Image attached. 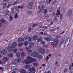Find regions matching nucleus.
<instances>
[{
    "label": "nucleus",
    "instance_id": "603ef678",
    "mask_svg": "<svg viewBox=\"0 0 73 73\" xmlns=\"http://www.w3.org/2000/svg\"><path fill=\"white\" fill-rule=\"evenodd\" d=\"M37 24H34L33 25V28H34V27H35V26H37Z\"/></svg>",
    "mask_w": 73,
    "mask_h": 73
},
{
    "label": "nucleus",
    "instance_id": "6e6d98bb",
    "mask_svg": "<svg viewBox=\"0 0 73 73\" xmlns=\"http://www.w3.org/2000/svg\"><path fill=\"white\" fill-rule=\"evenodd\" d=\"M13 64L14 65H16V64H17V63H16L15 61V62H13Z\"/></svg>",
    "mask_w": 73,
    "mask_h": 73
},
{
    "label": "nucleus",
    "instance_id": "338daca9",
    "mask_svg": "<svg viewBox=\"0 0 73 73\" xmlns=\"http://www.w3.org/2000/svg\"><path fill=\"white\" fill-rule=\"evenodd\" d=\"M29 73H35V72H32V71H31V72H29Z\"/></svg>",
    "mask_w": 73,
    "mask_h": 73
},
{
    "label": "nucleus",
    "instance_id": "4d7b16f0",
    "mask_svg": "<svg viewBox=\"0 0 73 73\" xmlns=\"http://www.w3.org/2000/svg\"><path fill=\"white\" fill-rule=\"evenodd\" d=\"M67 71V68H66V69L64 70V73H66Z\"/></svg>",
    "mask_w": 73,
    "mask_h": 73
},
{
    "label": "nucleus",
    "instance_id": "13d9d810",
    "mask_svg": "<svg viewBox=\"0 0 73 73\" xmlns=\"http://www.w3.org/2000/svg\"><path fill=\"white\" fill-rule=\"evenodd\" d=\"M32 48V46L31 45H30L29 46V48L30 49H31V48Z\"/></svg>",
    "mask_w": 73,
    "mask_h": 73
},
{
    "label": "nucleus",
    "instance_id": "8fccbe9b",
    "mask_svg": "<svg viewBox=\"0 0 73 73\" xmlns=\"http://www.w3.org/2000/svg\"><path fill=\"white\" fill-rule=\"evenodd\" d=\"M0 69L2 71L3 70H4L3 68L1 67H0Z\"/></svg>",
    "mask_w": 73,
    "mask_h": 73
},
{
    "label": "nucleus",
    "instance_id": "e2e57ef3",
    "mask_svg": "<svg viewBox=\"0 0 73 73\" xmlns=\"http://www.w3.org/2000/svg\"><path fill=\"white\" fill-rule=\"evenodd\" d=\"M19 50L21 51H23V49L22 48H20L19 49Z\"/></svg>",
    "mask_w": 73,
    "mask_h": 73
},
{
    "label": "nucleus",
    "instance_id": "412c9836",
    "mask_svg": "<svg viewBox=\"0 0 73 73\" xmlns=\"http://www.w3.org/2000/svg\"><path fill=\"white\" fill-rule=\"evenodd\" d=\"M18 50V49H16L13 50V49H12V51L11 52H13V53H16L17 52Z\"/></svg>",
    "mask_w": 73,
    "mask_h": 73
},
{
    "label": "nucleus",
    "instance_id": "ea45409f",
    "mask_svg": "<svg viewBox=\"0 0 73 73\" xmlns=\"http://www.w3.org/2000/svg\"><path fill=\"white\" fill-rule=\"evenodd\" d=\"M33 65L34 66H37V65H38V64L36 63H34L33 64Z\"/></svg>",
    "mask_w": 73,
    "mask_h": 73
},
{
    "label": "nucleus",
    "instance_id": "f8f14e48",
    "mask_svg": "<svg viewBox=\"0 0 73 73\" xmlns=\"http://www.w3.org/2000/svg\"><path fill=\"white\" fill-rule=\"evenodd\" d=\"M19 72L21 73H26V70L24 69H21L19 70Z\"/></svg>",
    "mask_w": 73,
    "mask_h": 73
},
{
    "label": "nucleus",
    "instance_id": "f03ea898",
    "mask_svg": "<svg viewBox=\"0 0 73 73\" xmlns=\"http://www.w3.org/2000/svg\"><path fill=\"white\" fill-rule=\"evenodd\" d=\"M17 45V42H13L11 46H9L7 48V49H8L9 52H12V48H13V49L15 48L16 46Z\"/></svg>",
    "mask_w": 73,
    "mask_h": 73
},
{
    "label": "nucleus",
    "instance_id": "0eeeda50",
    "mask_svg": "<svg viewBox=\"0 0 73 73\" xmlns=\"http://www.w3.org/2000/svg\"><path fill=\"white\" fill-rule=\"evenodd\" d=\"M3 60L5 62H7L9 60V57H6L3 58Z\"/></svg>",
    "mask_w": 73,
    "mask_h": 73
},
{
    "label": "nucleus",
    "instance_id": "0e129e2a",
    "mask_svg": "<svg viewBox=\"0 0 73 73\" xmlns=\"http://www.w3.org/2000/svg\"><path fill=\"white\" fill-rule=\"evenodd\" d=\"M40 5H39L38 6V9H40Z\"/></svg>",
    "mask_w": 73,
    "mask_h": 73
},
{
    "label": "nucleus",
    "instance_id": "393cba45",
    "mask_svg": "<svg viewBox=\"0 0 73 73\" xmlns=\"http://www.w3.org/2000/svg\"><path fill=\"white\" fill-rule=\"evenodd\" d=\"M70 37H69L67 38L66 42H70Z\"/></svg>",
    "mask_w": 73,
    "mask_h": 73
},
{
    "label": "nucleus",
    "instance_id": "bb28decb",
    "mask_svg": "<svg viewBox=\"0 0 73 73\" xmlns=\"http://www.w3.org/2000/svg\"><path fill=\"white\" fill-rule=\"evenodd\" d=\"M24 45L25 46H27L28 45V42L27 41L25 42L24 43Z\"/></svg>",
    "mask_w": 73,
    "mask_h": 73
},
{
    "label": "nucleus",
    "instance_id": "dca6fc26",
    "mask_svg": "<svg viewBox=\"0 0 73 73\" xmlns=\"http://www.w3.org/2000/svg\"><path fill=\"white\" fill-rule=\"evenodd\" d=\"M16 56L18 57H20V52H17L16 53Z\"/></svg>",
    "mask_w": 73,
    "mask_h": 73
},
{
    "label": "nucleus",
    "instance_id": "c9c22d12",
    "mask_svg": "<svg viewBox=\"0 0 73 73\" xmlns=\"http://www.w3.org/2000/svg\"><path fill=\"white\" fill-rule=\"evenodd\" d=\"M1 5L3 6H5V7H6V5H7V3H2Z\"/></svg>",
    "mask_w": 73,
    "mask_h": 73
},
{
    "label": "nucleus",
    "instance_id": "ddd939ff",
    "mask_svg": "<svg viewBox=\"0 0 73 73\" xmlns=\"http://www.w3.org/2000/svg\"><path fill=\"white\" fill-rule=\"evenodd\" d=\"M7 50H2V51H1L0 52L2 54H7Z\"/></svg>",
    "mask_w": 73,
    "mask_h": 73
},
{
    "label": "nucleus",
    "instance_id": "6e6552de",
    "mask_svg": "<svg viewBox=\"0 0 73 73\" xmlns=\"http://www.w3.org/2000/svg\"><path fill=\"white\" fill-rule=\"evenodd\" d=\"M51 45L53 47H54L55 46H56L57 45V44L56 42V41H54L53 42H51Z\"/></svg>",
    "mask_w": 73,
    "mask_h": 73
},
{
    "label": "nucleus",
    "instance_id": "5fc2aeb1",
    "mask_svg": "<svg viewBox=\"0 0 73 73\" xmlns=\"http://www.w3.org/2000/svg\"><path fill=\"white\" fill-rule=\"evenodd\" d=\"M49 11L50 12H52L53 11V8H51L49 10Z\"/></svg>",
    "mask_w": 73,
    "mask_h": 73
},
{
    "label": "nucleus",
    "instance_id": "a18cd8bd",
    "mask_svg": "<svg viewBox=\"0 0 73 73\" xmlns=\"http://www.w3.org/2000/svg\"><path fill=\"white\" fill-rule=\"evenodd\" d=\"M43 46L44 48H48V46L47 45L45 44L43 45Z\"/></svg>",
    "mask_w": 73,
    "mask_h": 73
},
{
    "label": "nucleus",
    "instance_id": "72a5a7b5",
    "mask_svg": "<svg viewBox=\"0 0 73 73\" xmlns=\"http://www.w3.org/2000/svg\"><path fill=\"white\" fill-rule=\"evenodd\" d=\"M57 1V0H54L52 2V4H55V3H56V2Z\"/></svg>",
    "mask_w": 73,
    "mask_h": 73
},
{
    "label": "nucleus",
    "instance_id": "f257e3e1",
    "mask_svg": "<svg viewBox=\"0 0 73 73\" xmlns=\"http://www.w3.org/2000/svg\"><path fill=\"white\" fill-rule=\"evenodd\" d=\"M37 60L35 59L32 58L31 56H27L26 59V60L25 62H25L26 64H28L30 63H32L33 62H36Z\"/></svg>",
    "mask_w": 73,
    "mask_h": 73
},
{
    "label": "nucleus",
    "instance_id": "473e14b6",
    "mask_svg": "<svg viewBox=\"0 0 73 73\" xmlns=\"http://www.w3.org/2000/svg\"><path fill=\"white\" fill-rule=\"evenodd\" d=\"M0 21L1 22V23H5V21L3 19H1V20H0Z\"/></svg>",
    "mask_w": 73,
    "mask_h": 73
},
{
    "label": "nucleus",
    "instance_id": "c756f323",
    "mask_svg": "<svg viewBox=\"0 0 73 73\" xmlns=\"http://www.w3.org/2000/svg\"><path fill=\"white\" fill-rule=\"evenodd\" d=\"M64 40H62V42L60 43V44L59 45V46H60L64 43Z\"/></svg>",
    "mask_w": 73,
    "mask_h": 73
},
{
    "label": "nucleus",
    "instance_id": "49530a36",
    "mask_svg": "<svg viewBox=\"0 0 73 73\" xmlns=\"http://www.w3.org/2000/svg\"><path fill=\"white\" fill-rule=\"evenodd\" d=\"M50 32H54V29H50Z\"/></svg>",
    "mask_w": 73,
    "mask_h": 73
},
{
    "label": "nucleus",
    "instance_id": "79ce46f5",
    "mask_svg": "<svg viewBox=\"0 0 73 73\" xmlns=\"http://www.w3.org/2000/svg\"><path fill=\"white\" fill-rule=\"evenodd\" d=\"M47 13V9H44V13L46 14Z\"/></svg>",
    "mask_w": 73,
    "mask_h": 73
},
{
    "label": "nucleus",
    "instance_id": "2f4dec72",
    "mask_svg": "<svg viewBox=\"0 0 73 73\" xmlns=\"http://www.w3.org/2000/svg\"><path fill=\"white\" fill-rule=\"evenodd\" d=\"M63 17V16H62V14H60V19L61 20H62V17Z\"/></svg>",
    "mask_w": 73,
    "mask_h": 73
},
{
    "label": "nucleus",
    "instance_id": "2eb2a0df",
    "mask_svg": "<svg viewBox=\"0 0 73 73\" xmlns=\"http://www.w3.org/2000/svg\"><path fill=\"white\" fill-rule=\"evenodd\" d=\"M18 40L19 41V42H22V41H24V38H20L18 39Z\"/></svg>",
    "mask_w": 73,
    "mask_h": 73
},
{
    "label": "nucleus",
    "instance_id": "7ed1b4c3",
    "mask_svg": "<svg viewBox=\"0 0 73 73\" xmlns=\"http://www.w3.org/2000/svg\"><path fill=\"white\" fill-rule=\"evenodd\" d=\"M37 46V50L38 52H39L41 53H45V49L40 47V45Z\"/></svg>",
    "mask_w": 73,
    "mask_h": 73
},
{
    "label": "nucleus",
    "instance_id": "a19ab883",
    "mask_svg": "<svg viewBox=\"0 0 73 73\" xmlns=\"http://www.w3.org/2000/svg\"><path fill=\"white\" fill-rule=\"evenodd\" d=\"M32 40V38H29V40H28V41H31Z\"/></svg>",
    "mask_w": 73,
    "mask_h": 73
},
{
    "label": "nucleus",
    "instance_id": "de8ad7c7",
    "mask_svg": "<svg viewBox=\"0 0 73 73\" xmlns=\"http://www.w3.org/2000/svg\"><path fill=\"white\" fill-rule=\"evenodd\" d=\"M11 6V4H9L6 7V8H9V7Z\"/></svg>",
    "mask_w": 73,
    "mask_h": 73
},
{
    "label": "nucleus",
    "instance_id": "a211bd4d",
    "mask_svg": "<svg viewBox=\"0 0 73 73\" xmlns=\"http://www.w3.org/2000/svg\"><path fill=\"white\" fill-rule=\"evenodd\" d=\"M41 40H42V37H39L38 39H37V42H40Z\"/></svg>",
    "mask_w": 73,
    "mask_h": 73
},
{
    "label": "nucleus",
    "instance_id": "3c124183",
    "mask_svg": "<svg viewBox=\"0 0 73 73\" xmlns=\"http://www.w3.org/2000/svg\"><path fill=\"white\" fill-rule=\"evenodd\" d=\"M60 14V13H56V16H57V15H59Z\"/></svg>",
    "mask_w": 73,
    "mask_h": 73
},
{
    "label": "nucleus",
    "instance_id": "f3484780",
    "mask_svg": "<svg viewBox=\"0 0 73 73\" xmlns=\"http://www.w3.org/2000/svg\"><path fill=\"white\" fill-rule=\"evenodd\" d=\"M9 57H13V54L12 53H9Z\"/></svg>",
    "mask_w": 73,
    "mask_h": 73
},
{
    "label": "nucleus",
    "instance_id": "58836bf2",
    "mask_svg": "<svg viewBox=\"0 0 73 73\" xmlns=\"http://www.w3.org/2000/svg\"><path fill=\"white\" fill-rule=\"evenodd\" d=\"M10 19L11 21H12V20H13V17H12V16L10 15Z\"/></svg>",
    "mask_w": 73,
    "mask_h": 73
},
{
    "label": "nucleus",
    "instance_id": "423d86ee",
    "mask_svg": "<svg viewBox=\"0 0 73 73\" xmlns=\"http://www.w3.org/2000/svg\"><path fill=\"white\" fill-rule=\"evenodd\" d=\"M67 14L68 17L71 16V15H72V10H69L68 12H67Z\"/></svg>",
    "mask_w": 73,
    "mask_h": 73
},
{
    "label": "nucleus",
    "instance_id": "39448f33",
    "mask_svg": "<svg viewBox=\"0 0 73 73\" xmlns=\"http://www.w3.org/2000/svg\"><path fill=\"white\" fill-rule=\"evenodd\" d=\"M25 56V53L24 52H22L21 53V58L23 60Z\"/></svg>",
    "mask_w": 73,
    "mask_h": 73
},
{
    "label": "nucleus",
    "instance_id": "864d4df0",
    "mask_svg": "<svg viewBox=\"0 0 73 73\" xmlns=\"http://www.w3.org/2000/svg\"><path fill=\"white\" fill-rule=\"evenodd\" d=\"M17 1H16L14 3V5H16V4H17Z\"/></svg>",
    "mask_w": 73,
    "mask_h": 73
},
{
    "label": "nucleus",
    "instance_id": "1a4fd4ad",
    "mask_svg": "<svg viewBox=\"0 0 73 73\" xmlns=\"http://www.w3.org/2000/svg\"><path fill=\"white\" fill-rule=\"evenodd\" d=\"M45 8V6L44 5H42V7L41 8L40 10L38 11V12L39 13H40V12H41L42 11H43L44 9V8Z\"/></svg>",
    "mask_w": 73,
    "mask_h": 73
},
{
    "label": "nucleus",
    "instance_id": "7c9ffc66",
    "mask_svg": "<svg viewBox=\"0 0 73 73\" xmlns=\"http://www.w3.org/2000/svg\"><path fill=\"white\" fill-rule=\"evenodd\" d=\"M29 44L30 45H31V46H34V43L32 42H30L29 43Z\"/></svg>",
    "mask_w": 73,
    "mask_h": 73
},
{
    "label": "nucleus",
    "instance_id": "9d476101",
    "mask_svg": "<svg viewBox=\"0 0 73 73\" xmlns=\"http://www.w3.org/2000/svg\"><path fill=\"white\" fill-rule=\"evenodd\" d=\"M29 71H30V72H32V71H36V70L35 69V68L33 67L32 68H29Z\"/></svg>",
    "mask_w": 73,
    "mask_h": 73
},
{
    "label": "nucleus",
    "instance_id": "37998d69",
    "mask_svg": "<svg viewBox=\"0 0 73 73\" xmlns=\"http://www.w3.org/2000/svg\"><path fill=\"white\" fill-rule=\"evenodd\" d=\"M15 62L17 63V64H18V63L19 62V61L17 59H15Z\"/></svg>",
    "mask_w": 73,
    "mask_h": 73
},
{
    "label": "nucleus",
    "instance_id": "4c0bfd02",
    "mask_svg": "<svg viewBox=\"0 0 73 73\" xmlns=\"http://www.w3.org/2000/svg\"><path fill=\"white\" fill-rule=\"evenodd\" d=\"M29 38V36H25L24 37V39L25 40H27V39H28Z\"/></svg>",
    "mask_w": 73,
    "mask_h": 73
},
{
    "label": "nucleus",
    "instance_id": "c03bdc74",
    "mask_svg": "<svg viewBox=\"0 0 73 73\" xmlns=\"http://www.w3.org/2000/svg\"><path fill=\"white\" fill-rule=\"evenodd\" d=\"M33 4V3L32 2H30L29 3V6H32V5Z\"/></svg>",
    "mask_w": 73,
    "mask_h": 73
},
{
    "label": "nucleus",
    "instance_id": "052dcab7",
    "mask_svg": "<svg viewBox=\"0 0 73 73\" xmlns=\"http://www.w3.org/2000/svg\"><path fill=\"white\" fill-rule=\"evenodd\" d=\"M55 42H56V43L57 44V43H58V42H60V40H56V41Z\"/></svg>",
    "mask_w": 73,
    "mask_h": 73
},
{
    "label": "nucleus",
    "instance_id": "bf43d9fd",
    "mask_svg": "<svg viewBox=\"0 0 73 73\" xmlns=\"http://www.w3.org/2000/svg\"><path fill=\"white\" fill-rule=\"evenodd\" d=\"M31 27H30L29 29V30H28V32H31Z\"/></svg>",
    "mask_w": 73,
    "mask_h": 73
},
{
    "label": "nucleus",
    "instance_id": "20e7f679",
    "mask_svg": "<svg viewBox=\"0 0 73 73\" xmlns=\"http://www.w3.org/2000/svg\"><path fill=\"white\" fill-rule=\"evenodd\" d=\"M31 56H34V57H37L39 56V54L38 53L36 52H33L31 53Z\"/></svg>",
    "mask_w": 73,
    "mask_h": 73
},
{
    "label": "nucleus",
    "instance_id": "a878e982",
    "mask_svg": "<svg viewBox=\"0 0 73 73\" xmlns=\"http://www.w3.org/2000/svg\"><path fill=\"white\" fill-rule=\"evenodd\" d=\"M23 43H19L18 44V45L19 46H21L22 45H23Z\"/></svg>",
    "mask_w": 73,
    "mask_h": 73
},
{
    "label": "nucleus",
    "instance_id": "680f3d73",
    "mask_svg": "<svg viewBox=\"0 0 73 73\" xmlns=\"http://www.w3.org/2000/svg\"><path fill=\"white\" fill-rule=\"evenodd\" d=\"M26 49H27L28 51L29 50V48H28V47H26Z\"/></svg>",
    "mask_w": 73,
    "mask_h": 73
},
{
    "label": "nucleus",
    "instance_id": "b1692460",
    "mask_svg": "<svg viewBox=\"0 0 73 73\" xmlns=\"http://www.w3.org/2000/svg\"><path fill=\"white\" fill-rule=\"evenodd\" d=\"M41 44L42 45H44L45 44V41H43V40H42L41 41Z\"/></svg>",
    "mask_w": 73,
    "mask_h": 73
},
{
    "label": "nucleus",
    "instance_id": "9b49d317",
    "mask_svg": "<svg viewBox=\"0 0 73 73\" xmlns=\"http://www.w3.org/2000/svg\"><path fill=\"white\" fill-rule=\"evenodd\" d=\"M51 38L52 36H49L47 37H44V40H46L47 41H49Z\"/></svg>",
    "mask_w": 73,
    "mask_h": 73
},
{
    "label": "nucleus",
    "instance_id": "69168bd1",
    "mask_svg": "<svg viewBox=\"0 0 73 73\" xmlns=\"http://www.w3.org/2000/svg\"><path fill=\"white\" fill-rule=\"evenodd\" d=\"M49 57L47 56L46 58V60H48V59H49Z\"/></svg>",
    "mask_w": 73,
    "mask_h": 73
},
{
    "label": "nucleus",
    "instance_id": "aec40b11",
    "mask_svg": "<svg viewBox=\"0 0 73 73\" xmlns=\"http://www.w3.org/2000/svg\"><path fill=\"white\" fill-rule=\"evenodd\" d=\"M29 67H30V65H26L25 66V69H28Z\"/></svg>",
    "mask_w": 73,
    "mask_h": 73
},
{
    "label": "nucleus",
    "instance_id": "4468645a",
    "mask_svg": "<svg viewBox=\"0 0 73 73\" xmlns=\"http://www.w3.org/2000/svg\"><path fill=\"white\" fill-rule=\"evenodd\" d=\"M38 36H34L33 37V39L34 41H35V40H36L38 38Z\"/></svg>",
    "mask_w": 73,
    "mask_h": 73
},
{
    "label": "nucleus",
    "instance_id": "5701e85b",
    "mask_svg": "<svg viewBox=\"0 0 73 73\" xmlns=\"http://www.w3.org/2000/svg\"><path fill=\"white\" fill-rule=\"evenodd\" d=\"M49 14H46L45 15V17L46 19L49 18Z\"/></svg>",
    "mask_w": 73,
    "mask_h": 73
},
{
    "label": "nucleus",
    "instance_id": "f704fd0d",
    "mask_svg": "<svg viewBox=\"0 0 73 73\" xmlns=\"http://www.w3.org/2000/svg\"><path fill=\"white\" fill-rule=\"evenodd\" d=\"M15 19H16L18 17V15H17V13H16L15 16Z\"/></svg>",
    "mask_w": 73,
    "mask_h": 73
},
{
    "label": "nucleus",
    "instance_id": "4be33fe9",
    "mask_svg": "<svg viewBox=\"0 0 73 73\" xmlns=\"http://www.w3.org/2000/svg\"><path fill=\"white\" fill-rule=\"evenodd\" d=\"M69 42H66L65 43V46H68V45H69Z\"/></svg>",
    "mask_w": 73,
    "mask_h": 73
},
{
    "label": "nucleus",
    "instance_id": "e433bc0d",
    "mask_svg": "<svg viewBox=\"0 0 73 73\" xmlns=\"http://www.w3.org/2000/svg\"><path fill=\"white\" fill-rule=\"evenodd\" d=\"M13 9H15L16 11H18V8L16 7V6L13 7Z\"/></svg>",
    "mask_w": 73,
    "mask_h": 73
},
{
    "label": "nucleus",
    "instance_id": "c85d7f7f",
    "mask_svg": "<svg viewBox=\"0 0 73 73\" xmlns=\"http://www.w3.org/2000/svg\"><path fill=\"white\" fill-rule=\"evenodd\" d=\"M38 56V58L39 60H40V59H41V58H42V55H39Z\"/></svg>",
    "mask_w": 73,
    "mask_h": 73
},
{
    "label": "nucleus",
    "instance_id": "6ab92c4d",
    "mask_svg": "<svg viewBox=\"0 0 73 73\" xmlns=\"http://www.w3.org/2000/svg\"><path fill=\"white\" fill-rule=\"evenodd\" d=\"M17 7L18 8H23L24 7V6L22 5H19L17 6Z\"/></svg>",
    "mask_w": 73,
    "mask_h": 73
},
{
    "label": "nucleus",
    "instance_id": "774afa93",
    "mask_svg": "<svg viewBox=\"0 0 73 73\" xmlns=\"http://www.w3.org/2000/svg\"><path fill=\"white\" fill-rule=\"evenodd\" d=\"M54 19H55V20H57V17H55V18H54Z\"/></svg>",
    "mask_w": 73,
    "mask_h": 73
},
{
    "label": "nucleus",
    "instance_id": "09e8293b",
    "mask_svg": "<svg viewBox=\"0 0 73 73\" xmlns=\"http://www.w3.org/2000/svg\"><path fill=\"white\" fill-rule=\"evenodd\" d=\"M17 60H18V61H19V62H20V61H21V58H18Z\"/></svg>",
    "mask_w": 73,
    "mask_h": 73
},
{
    "label": "nucleus",
    "instance_id": "cd10ccee",
    "mask_svg": "<svg viewBox=\"0 0 73 73\" xmlns=\"http://www.w3.org/2000/svg\"><path fill=\"white\" fill-rule=\"evenodd\" d=\"M33 13V12L31 11H29L27 12V14L28 15H30L31 14H32Z\"/></svg>",
    "mask_w": 73,
    "mask_h": 73
}]
</instances>
